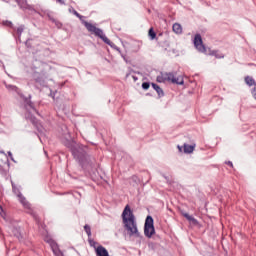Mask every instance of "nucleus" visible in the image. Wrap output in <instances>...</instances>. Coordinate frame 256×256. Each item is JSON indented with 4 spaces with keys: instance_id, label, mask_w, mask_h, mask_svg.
<instances>
[{
    "instance_id": "f257e3e1",
    "label": "nucleus",
    "mask_w": 256,
    "mask_h": 256,
    "mask_svg": "<svg viewBox=\"0 0 256 256\" xmlns=\"http://www.w3.org/2000/svg\"><path fill=\"white\" fill-rule=\"evenodd\" d=\"M122 223L125 231L130 237H139V229L137 228V220L135 214L129 205H126L122 212Z\"/></svg>"
},
{
    "instance_id": "f03ea898",
    "label": "nucleus",
    "mask_w": 256,
    "mask_h": 256,
    "mask_svg": "<svg viewBox=\"0 0 256 256\" xmlns=\"http://www.w3.org/2000/svg\"><path fill=\"white\" fill-rule=\"evenodd\" d=\"M69 12L73 13V15H75L76 17H78V19H80V21L84 24V26L86 27L87 31H89V33H92L96 37H99V39L104 41L106 43V45H109L112 49H115L116 51H120L119 47H117V45H115V43L111 42V40H109V38H107V36H105V33H103V30H101L100 28H97L95 25L83 20V16L81 14H79V12H77L75 9L70 8Z\"/></svg>"
},
{
    "instance_id": "7ed1b4c3",
    "label": "nucleus",
    "mask_w": 256,
    "mask_h": 256,
    "mask_svg": "<svg viewBox=\"0 0 256 256\" xmlns=\"http://www.w3.org/2000/svg\"><path fill=\"white\" fill-rule=\"evenodd\" d=\"M175 83L176 85H183L184 80L182 76H178L175 78V75L173 73H161L159 76H157V82L158 83Z\"/></svg>"
},
{
    "instance_id": "20e7f679",
    "label": "nucleus",
    "mask_w": 256,
    "mask_h": 256,
    "mask_svg": "<svg viewBox=\"0 0 256 256\" xmlns=\"http://www.w3.org/2000/svg\"><path fill=\"white\" fill-rule=\"evenodd\" d=\"M144 235L151 239L155 235V226L153 225V217L147 216L144 224Z\"/></svg>"
},
{
    "instance_id": "39448f33",
    "label": "nucleus",
    "mask_w": 256,
    "mask_h": 256,
    "mask_svg": "<svg viewBox=\"0 0 256 256\" xmlns=\"http://www.w3.org/2000/svg\"><path fill=\"white\" fill-rule=\"evenodd\" d=\"M194 47L200 53H206L207 54V48H205V45H203V39L201 38V34H196L195 35V37H194Z\"/></svg>"
},
{
    "instance_id": "423d86ee",
    "label": "nucleus",
    "mask_w": 256,
    "mask_h": 256,
    "mask_svg": "<svg viewBox=\"0 0 256 256\" xmlns=\"http://www.w3.org/2000/svg\"><path fill=\"white\" fill-rule=\"evenodd\" d=\"M12 189H13V193H15V195H17L20 203L23 205V207H25V209H29L30 205L29 202H27V200L25 199V197H23V194L19 192V190L17 189V187H15V185L12 184Z\"/></svg>"
},
{
    "instance_id": "0eeeda50",
    "label": "nucleus",
    "mask_w": 256,
    "mask_h": 256,
    "mask_svg": "<svg viewBox=\"0 0 256 256\" xmlns=\"http://www.w3.org/2000/svg\"><path fill=\"white\" fill-rule=\"evenodd\" d=\"M45 242L49 243V245H50V247H51L55 256H63V252H61V250L59 249V246L57 245L56 242L53 241V239L46 238Z\"/></svg>"
},
{
    "instance_id": "6e6552de",
    "label": "nucleus",
    "mask_w": 256,
    "mask_h": 256,
    "mask_svg": "<svg viewBox=\"0 0 256 256\" xmlns=\"http://www.w3.org/2000/svg\"><path fill=\"white\" fill-rule=\"evenodd\" d=\"M72 154L74 155L75 159H78L79 163H83V159H85V150L82 148L73 149Z\"/></svg>"
},
{
    "instance_id": "1a4fd4ad",
    "label": "nucleus",
    "mask_w": 256,
    "mask_h": 256,
    "mask_svg": "<svg viewBox=\"0 0 256 256\" xmlns=\"http://www.w3.org/2000/svg\"><path fill=\"white\" fill-rule=\"evenodd\" d=\"M24 103L28 111H30L31 113H37V110L33 107V103H31V100H29V98H25Z\"/></svg>"
},
{
    "instance_id": "9d476101",
    "label": "nucleus",
    "mask_w": 256,
    "mask_h": 256,
    "mask_svg": "<svg viewBox=\"0 0 256 256\" xmlns=\"http://www.w3.org/2000/svg\"><path fill=\"white\" fill-rule=\"evenodd\" d=\"M96 255L97 256H109V252L107 251V249H105V247L98 246L96 249Z\"/></svg>"
},
{
    "instance_id": "9b49d317",
    "label": "nucleus",
    "mask_w": 256,
    "mask_h": 256,
    "mask_svg": "<svg viewBox=\"0 0 256 256\" xmlns=\"http://www.w3.org/2000/svg\"><path fill=\"white\" fill-rule=\"evenodd\" d=\"M172 29H173L174 33H176L177 35H181V33H183V28L181 27V24H179V23H175L172 26Z\"/></svg>"
},
{
    "instance_id": "f8f14e48",
    "label": "nucleus",
    "mask_w": 256,
    "mask_h": 256,
    "mask_svg": "<svg viewBox=\"0 0 256 256\" xmlns=\"http://www.w3.org/2000/svg\"><path fill=\"white\" fill-rule=\"evenodd\" d=\"M245 83L246 85H248L249 87H255L256 83H255V79H253V77L251 76H246L245 77Z\"/></svg>"
},
{
    "instance_id": "ddd939ff",
    "label": "nucleus",
    "mask_w": 256,
    "mask_h": 256,
    "mask_svg": "<svg viewBox=\"0 0 256 256\" xmlns=\"http://www.w3.org/2000/svg\"><path fill=\"white\" fill-rule=\"evenodd\" d=\"M152 87H153V90L156 91V93L160 96V97H163L164 92H163V89H161V87H159V85L155 84V83H152Z\"/></svg>"
},
{
    "instance_id": "4468645a",
    "label": "nucleus",
    "mask_w": 256,
    "mask_h": 256,
    "mask_svg": "<svg viewBox=\"0 0 256 256\" xmlns=\"http://www.w3.org/2000/svg\"><path fill=\"white\" fill-rule=\"evenodd\" d=\"M184 153H193L195 151V145L184 144Z\"/></svg>"
},
{
    "instance_id": "2eb2a0df",
    "label": "nucleus",
    "mask_w": 256,
    "mask_h": 256,
    "mask_svg": "<svg viewBox=\"0 0 256 256\" xmlns=\"http://www.w3.org/2000/svg\"><path fill=\"white\" fill-rule=\"evenodd\" d=\"M183 217L187 219L188 221H191L192 223H197V219H195L193 216L189 215V213H182Z\"/></svg>"
},
{
    "instance_id": "dca6fc26",
    "label": "nucleus",
    "mask_w": 256,
    "mask_h": 256,
    "mask_svg": "<svg viewBox=\"0 0 256 256\" xmlns=\"http://www.w3.org/2000/svg\"><path fill=\"white\" fill-rule=\"evenodd\" d=\"M209 55H214V57H216V59H223V54L219 53V51H210Z\"/></svg>"
},
{
    "instance_id": "f3484780",
    "label": "nucleus",
    "mask_w": 256,
    "mask_h": 256,
    "mask_svg": "<svg viewBox=\"0 0 256 256\" xmlns=\"http://www.w3.org/2000/svg\"><path fill=\"white\" fill-rule=\"evenodd\" d=\"M6 88H8L9 91H15L16 93H19V88L17 86L6 84Z\"/></svg>"
},
{
    "instance_id": "a211bd4d",
    "label": "nucleus",
    "mask_w": 256,
    "mask_h": 256,
    "mask_svg": "<svg viewBox=\"0 0 256 256\" xmlns=\"http://www.w3.org/2000/svg\"><path fill=\"white\" fill-rule=\"evenodd\" d=\"M17 3L21 9H23V7H27V0H17Z\"/></svg>"
},
{
    "instance_id": "6ab92c4d",
    "label": "nucleus",
    "mask_w": 256,
    "mask_h": 256,
    "mask_svg": "<svg viewBox=\"0 0 256 256\" xmlns=\"http://www.w3.org/2000/svg\"><path fill=\"white\" fill-rule=\"evenodd\" d=\"M148 35L152 40L155 39V37H157V34L155 33V31H153V28L149 29Z\"/></svg>"
},
{
    "instance_id": "aec40b11",
    "label": "nucleus",
    "mask_w": 256,
    "mask_h": 256,
    "mask_svg": "<svg viewBox=\"0 0 256 256\" xmlns=\"http://www.w3.org/2000/svg\"><path fill=\"white\" fill-rule=\"evenodd\" d=\"M84 230H85L86 234L88 235V237H91V226L85 225Z\"/></svg>"
},
{
    "instance_id": "412c9836",
    "label": "nucleus",
    "mask_w": 256,
    "mask_h": 256,
    "mask_svg": "<svg viewBox=\"0 0 256 256\" xmlns=\"http://www.w3.org/2000/svg\"><path fill=\"white\" fill-rule=\"evenodd\" d=\"M12 233L15 235V237H18V239L21 237V232H19V229L17 228H13Z\"/></svg>"
},
{
    "instance_id": "4be33fe9",
    "label": "nucleus",
    "mask_w": 256,
    "mask_h": 256,
    "mask_svg": "<svg viewBox=\"0 0 256 256\" xmlns=\"http://www.w3.org/2000/svg\"><path fill=\"white\" fill-rule=\"evenodd\" d=\"M25 29V27L23 26H20L17 28V35L18 37H21V33H23V30Z\"/></svg>"
},
{
    "instance_id": "5701e85b",
    "label": "nucleus",
    "mask_w": 256,
    "mask_h": 256,
    "mask_svg": "<svg viewBox=\"0 0 256 256\" xmlns=\"http://www.w3.org/2000/svg\"><path fill=\"white\" fill-rule=\"evenodd\" d=\"M149 87H150V84L148 82H144L142 84V89H144L145 91H147V89H149Z\"/></svg>"
},
{
    "instance_id": "b1692460",
    "label": "nucleus",
    "mask_w": 256,
    "mask_h": 256,
    "mask_svg": "<svg viewBox=\"0 0 256 256\" xmlns=\"http://www.w3.org/2000/svg\"><path fill=\"white\" fill-rule=\"evenodd\" d=\"M252 96H253V98H254L255 101H256V85H255V87L252 89Z\"/></svg>"
},
{
    "instance_id": "393cba45",
    "label": "nucleus",
    "mask_w": 256,
    "mask_h": 256,
    "mask_svg": "<svg viewBox=\"0 0 256 256\" xmlns=\"http://www.w3.org/2000/svg\"><path fill=\"white\" fill-rule=\"evenodd\" d=\"M8 156L10 157L11 161H15V159H13V153L8 152Z\"/></svg>"
},
{
    "instance_id": "a878e982",
    "label": "nucleus",
    "mask_w": 256,
    "mask_h": 256,
    "mask_svg": "<svg viewBox=\"0 0 256 256\" xmlns=\"http://www.w3.org/2000/svg\"><path fill=\"white\" fill-rule=\"evenodd\" d=\"M4 25H7L8 27H11L12 23L10 21L4 22Z\"/></svg>"
},
{
    "instance_id": "bb28decb",
    "label": "nucleus",
    "mask_w": 256,
    "mask_h": 256,
    "mask_svg": "<svg viewBox=\"0 0 256 256\" xmlns=\"http://www.w3.org/2000/svg\"><path fill=\"white\" fill-rule=\"evenodd\" d=\"M57 1V3H60L61 5H65V1H63V0H56Z\"/></svg>"
},
{
    "instance_id": "cd10ccee",
    "label": "nucleus",
    "mask_w": 256,
    "mask_h": 256,
    "mask_svg": "<svg viewBox=\"0 0 256 256\" xmlns=\"http://www.w3.org/2000/svg\"><path fill=\"white\" fill-rule=\"evenodd\" d=\"M178 149H179L180 152L183 151V147H181V146H178Z\"/></svg>"
},
{
    "instance_id": "c85d7f7f",
    "label": "nucleus",
    "mask_w": 256,
    "mask_h": 256,
    "mask_svg": "<svg viewBox=\"0 0 256 256\" xmlns=\"http://www.w3.org/2000/svg\"><path fill=\"white\" fill-rule=\"evenodd\" d=\"M228 165H230V167H233V162H228Z\"/></svg>"
},
{
    "instance_id": "c756f323",
    "label": "nucleus",
    "mask_w": 256,
    "mask_h": 256,
    "mask_svg": "<svg viewBox=\"0 0 256 256\" xmlns=\"http://www.w3.org/2000/svg\"><path fill=\"white\" fill-rule=\"evenodd\" d=\"M0 213H3V207L0 206Z\"/></svg>"
},
{
    "instance_id": "7c9ffc66",
    "label": "nucleus",
    "mask_w": 256,
    "mask_h": 256,
    "mask_svg": "<svg viewBox=\"0 0 256 256\" xmlns=\"http://www.w3.org/2000/svg\"><path fill=\"white\" fill-rule=\"evenodd\" d=\"M71 138V136H69V134L66 136V139H70Z\"/></svg>"
},
{
    "instance_id": "2f4dec72",
    "label": "nucleus",
    "mask_w": 256,
    "mask_h": 256,
    "mask_svg": "<svg viewBox=\"0 0 256 256\" xmlns=\"http://www.w3.org/2000/svg\"><path fill=\"white\" fill-rule=\"evenodd\" d=\"M57 27H59V23H56Z\"/></svg>"
}]
</instances>
